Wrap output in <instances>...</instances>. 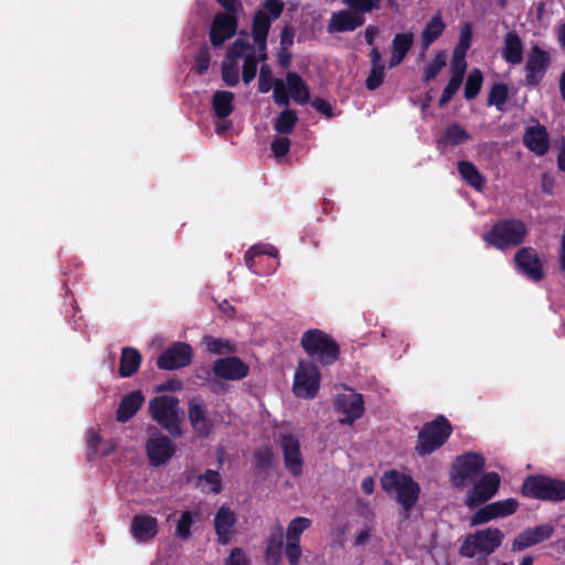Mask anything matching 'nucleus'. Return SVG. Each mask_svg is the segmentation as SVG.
Returning a JSON list of instances; mask_svg holds the SVG:
<instances>
[{"mask_svg": "<svg viewBox=\"0 0 565 565\" xmlns=\"http://www.w3.org/2000/svg\"><path fill=\"white\" fill-rule=\"evenodd\" d=\"M529 234L524 221L516 217L500 218L491 228L482 234V241L499 250L521 246Z\"/></svg>", "mask_w": 565, "mask_h": 565, "instance_id": "obj_1", "label": "nucleus"}, {"mask_svg": "<svg viewBox=\"0 0 565 565\" xmlns=\"http://www.w3.org/2000/svg\"><path fill=\"white\" fill-rule=\"evenodd\" d=\"M520 493L527 499L559 503L565 501V480L542 473L529 475L522 481Z\"/></svg>", "mask_w": 565, "mask_h": 565, "instance_id": "obj_2", "label": "nucleus"}, {"mask_svg": "<svg viewBox=\"0 0 565 565\" xmlns=\"http://www.w3.org/2000/svg\"><path fill=\"white\" fill-rule=\"evenodd\" d=\"M300 344L309 356L316 359L323 366L334 364L340 358L341 351L338 342L320 329L306 331L301 337Z\"/></svg>", "mask_w": 565, "mask_h": 565, "instance_id": "obj_3", "label": "nucleus"}, {"mask_svg": "<svg viewBox=\"0 0 565 565\" xmlns=\"http://www.w3.org/2000/svg\"><path fill=\"white\" fill-rule=\"evenodd\" d=\"M381 484L387 494L396 493V501L405 512L411 511L418 500L420 487L408 475L395 470L385 472Z\"/></svg>", "mask_w": 565, "mask_h": 565, "instance_id": "obj_4", "label": "nucleus"}, {"mask_svg": "<svg viewBox=\"0 0 565 565\" xmlns=\"http://www.w3.org/2000/svg\"><path fill=\"white\" fill-rule=\"evenodd\" d=\"M452 434L450 422L443 415H438L431 422L425 423L418 433L415 446L420 457L428 456L439 449Z\"/></svg>", "mask_w": 565, "mask_h": 565, "instance_id": "obj_5", "label": "nucleus"}, {"mask_svg": "<svg viewBox=\"0 0 565 565\" xmlns=\"http://www.w3.org/2000/svg\"><path fill=\"white\" fill-rule=\"evenodd\" d=\"M151 418L166 429L173 438L182 435L179 418V399L174 396L161 395L149 402Z\"/></svg>", "mask_w": 565, "mask_h": 565, "instance_id": "obj_6", "label": "nucleus"}, {"mask_svg": "<svg viewBox=\"0 0 565 565\" xmlns=\"http://www.w3.org/2000/svg\"><path fill=\"white\" fill-rule=\"evenodd\" d=\"M503 540L504 534L498 527L478 530L466 536L459 547V554L467 558H473L478 553L489 556L501 546Z\"/></svg>", "mask_w": 565, "mask_h": 565, "instance_id": "obj_7", "label": "nucleus"}, {"mask_svg": "<svg viewBox=\"0 0 565 565\" xmlns=\"http://www.w3.org/2000/svg\"><path fill=\"white\" fill-rule=\"evenodd\" d=\"M486 467L482 455L473 451L465 452L456 458L451 466L450 482L455 488H463L476 481Z\"/></svg>", "mask_w": 565, "mask_h": 565, "instance_id": "obj_8", "label": "nucleus"}, {"mask_svg": "<svg viewBox=\"0 0 565 565\" xmlns=\"http://www.w3.org/2000/svg\"><path fill=\"white\" fill-rule=\"evenodd\" d=\"M321 374L313 362L299 361L295 376L292 392L303 399H312L320 390Z\"/></svg>", "mask_w": 565, "mask_h": 565, "instance_id": "obj_9", "label": "nucleus"}, {"mask_svg": "<svg viewBox=\"0 0 565 565\" xmlns=\"http://www.w3.org/2000/svg\"><path fill=\"white\" fill-rule=\"evenodd\" d=\"M500 484L501 478L499 473L491 471L482 475L472 482V488L468 491L465 499L466 507L473 509L488 502L498 493Z\"/></svg>", "mask_w": 565, "mask_h": 565, "instance_id": "obj_10", "label": "nucleus"}, {"mask_svg": "<svg viewBox=\"0 0 565 565\" xmlns=\"http://www.w3.org/2000/svg\"><path fill=\"white\" fill-rule=\"evenodd\" d=\"M551 65V55L547 51L534 45L525 64V85L536 87L543 79Z\"/></svg>", "mask_w": 565, "mask_h": 565, "instance_id": "obj_11", "label": "nucleus"}, {"mask_svg": "<svg viewBox=\"0 0 565 565\" xmlns=\"http://www.w3.org/2000/svg\"><path fill=\"white\" fill-rule=\"evenodd\" d=\"M519 270L534 282L543 280L545 273L540 255L533 247H522L514 255Z\"/></svg>", "mask_w": 565, "mask_h": 565, "instance_id": "obj_12", "label": "nucleus"}, {"mask_svg": "<svg viewBox=\"0 0 565 565\" xmlns=\"http://www.w3.org/2000/svg\"><path fill=\"white\" fill-rule=\"evenodd\" d=\"M192 361V348L184 342H177L166 349L157 360V366L161 370H177L188 366Z\"/></svg>", "mask_w": 565, "mask_h": 565, "instance_id": "obj_13", "label": "nucleus"}, {"mask_svg": "<svg viewBox=\"0 0 565 565\" xmlns=\"http://www.w3.org/2000/svg\"><path fill=\"white\" fill-rule=\"evenodd\" d=\"M188 417L194 433L201 438H207L214 428L213 420L209 417L205 403L199 398H192L188 404Z\"/></svg>", "mask_w": 565, "mask_h": 565, "instance_id": "obj_14", "label": "nucleus"}, {"mask_svg": "<svg viewBox=\"0 0 565 565\" xmlns=\"http://www.w3.org/2000/svg\"><path fill=\"white\" fill-rule=\"evenodd\" d=\"M212 371L218 379L241 381L248 375L249 366L241 358L230 355L215 360Z\"/></svg>", "mask_w": 565, "mask_h": 565, "instance_id": "obj_15", "label": "nucleus"}, {"mask_svg": "<svg viewBox=\"0 0 565 565\" xmlns=\"http://www.w3.org/2000/svg\"><path fill=\"white\" fill-rule=\"evenodd\" d=\"M237 29L236 13L217 12L212 21L210 41L214 47H220L231 39Z\"/></svg>", "mask_w": 565, "mask_h": 565, "instance_id": "obj_16", "label": "nucleus"}, {"mask_svg": "<svg viewBox=\"0 0 565 565\" xmlns=\"http://www.w3.org/2000/svg\"><path fill=\"white\" fill-rule=\"evenodd\" d=\"M280 447L286 469L294 477L300 476L302 473L303 458L299 439L292 434L281 435Z\"/></svg>", "mask_w": 565, "mask_h": 565, "instance_id": "obj_17", "label": "nucleus"}, {"mask_svg": "<svg viewBox=\"0 0 565 565\" xmlns=\"http://www.w3.org/2000/svg\"><path fill=\"white\" fill-rule=\"evenodd\" d=\"M555 527L552 524H540L533 527H527L520 532L512 542V551L520 552L533 545L540 544L552 537Z\"/></svg>", "mask_w": 565, "mask_h": 565, "instance_id": "obj_18", "label": "nucleus"}, {"mask_svg": "<svg viewBox=\"0 0 565 565\" xmlns=\"http://www.w3.org/2000/svg\"><path fill=\"white\" fill-rule=\"evenodd\" d=\"M365 23V17L352 9H343L331 14L327 31L329 33L352 32Z\"/></svg>", "mask_w": 565, "mask_h": 565, "instance_id": "obj_19", "label": "nucleus"}, {"mask_svg": "<svg viewBox=\"0 0 565 565\" xmlns=\"http://www.w3.org/2000/svg\"><path fill=\"white\" fill-rule=\"evenodd\" d=\"M237 518L234 511L228 507L222 505L215 513L213 525L217 536V544L227 545L235 535V524Z\"/></svg>", "mask_w": 565, "mask_h": 565, "instance_id": "obj_20", "label": "nucleus"}, {"mask_svg": "<svg viewBox=\"0 0 565 565\" xmlns=\"http://www.w3.org/2000/svg\"><path fill=\"white\" fill-rule=\"evenodd\" d=\"M146 450L150 465L154 467L164 465L174 454L170 438L159 433L148 439Z\"/></svg>", "mask_w": 565, "mask_h": 565, "instance_id": "obj_21", "label": "nucleus"}, {"mask_svg": "<svg viewBox=\"0 0 565 565\" xmlns=\"http://www.w3.org/2000/svg\"><path fill=\"white\" fill-rule=\"evenodd\" d=\"M522 141L531 152L539 157L545 156L550 150V135L546 127L540 122L525 128Z\"/></svg>", "mask_w": 565, "mask_h": 565, "instance_id": "obj_22", "label": "nucleus"}, {"mask_svg": "<svg viewBox=\"0 0 565 565\" xmlns=\"http://www.w3.org/2000/svg\"><path fill=\"white\" fill-rule=\"evenodd\" d=\"M335 405L338 411L345 415V417L340 419L341 424L352 425L364 414L363 396L359 393L338 396Z\"/></svg>", "mask_w": 565, "mask_h": 565, "instance_id": "obj_23", "label": "nucleus"}, {"mask_svg": "<svg viewBox=\"0 0 565 565\" xmlns=\"http://www.w3.org/2000/svg\"><path fill=\"white\" fill-rule=\"evenodd\" d=\"M158 520L149 514H137L132 518L130 532L139 543H148L158 534Z\"/></svg>", "mask_w": 565, "mask_h": 565, "instance_id": "obj_24", "label": "nucleus"}, {"mask_svg": "<svg viewBox=\"0 0 565 565\" xmlns=\"http://www.w3.org/2000/svg\"><path fill=\"white\" fill-rule=\"evenodd\" d=\"M271 20L269 15L263 11L258 10L254 14L253 24H252V35L254 42L256 43L259 51V58L262 61L267 58L266 46H267V36L270 30Z\"/></svg>", "mask_w": 565, "mask_h": 565, "instance_id": "obj_25", "label": "nucleus"}, {"mask_svg": "<svg viewBox=\"0 0 565 565\" xmlns=\"http://www.w3.org/2000/svg\"><path fill=\"white\" fill-rule=\"evenodd\" d=\"M145 396L140 391H134L122 397L116 411V419L119 423H126L132 418L142 407Z\"/></svg>", "mask_w": 565, "mask_h": 565, "instance_id": "obj_26", "label": "nucleus"}, {"mask_svg": "<svg viewBox=\"0 0 565 565\" xmlns=\"http://www.w3.org/2000/svg\"><path fill=\"white\" fill-rule=\"evenodd\" d=\"M413 44L414 33L404 32L395 34L392 41L388 66L391 68L398 66L404 61L407 53L411 51Z\"/></svg>", "mask_w": 565, "mask_h": 565, "instance_id": "obj_27", "label": "nucleus"}, {"mask_svg": "<svg viewBox=\"0 0 565 565\" xmlns=\"http://www.w3.org/2000/svg\"><path fill=\"white\" fill-rule=\"evenodd\" d=\"M502 57L511 65H518L523 61V43L516 31H509L503 41Z\"/></svg>", "mask_w": 565, "mask_h": 565, "instance_id": "obj_28", "label": "nucleus"}, {"mask_svg": "<svg viewBox=\"0 0 565 565\" xmlns=\"http://www.w3.org/2000/svg\"><path fill=\"white\" fill-rule=\"evenodd\" d=\"M446 29V24L443 21V17L440 12H437L431 17V19L426 23L422 33H420V46L423 51L428 50V47L437 41Z\"/></svg>", "mask_w": 565, "mask_h": 565, "instance_id": "obj_29", "label": "nucleus"}, {"mask_svg": "<svg viewBox=\"0 0 565 565\" xmlns=\"http://www.w3.org/2000/svg\"><path fill=\"white\" fill-rule=\"evenodd\" d=\"M142 356L140 352L131 347L121 349L118 373L121 377L132 376L140 367Z\"/></svg>", "mask_w": 565, "mask_h": 565, "instance_id": "obj_30", "label": "nucleus"}, {"mask_svg": "<svg viewBox=\"0 0 565 565\" xmlns=\"http://www.w3.org/2000/svg\"><path fill=\"white\" fill-rule=\"evenodd\" d=\"M286 82L290 96L298 105H306L309 103V87L299 74L295 72H288L286 75Z\"/></svg>", "mask_w": 565, "mask_h": 565, "instance_id": "obj_31", "label": "nucleus"}, {"mask_svg": "<svg viewBox=\"0 0 565 565\" xmlns=\"http://www.w3.org/2000/svg\"><path fill=\"white\" fill-rule=\"evenodd\" d=\"M461 179L471 188L481 191L486 185V178L470 161L461 160L457 164Z\"/></svg>", "mask_w": 565, "mask_h": 565, "instance_id": "obj_32", "label": "nucleus"}, {"mask_svg": "<svg viewBox=\"0 0 565 565\" xmlns=\"http://www.w3.org/2000/svg\"><path fill=\"white\" fill-rule=\"evenodd\" d=\"M470 139V135L459 124L454 122L446 127L444 136L437 140V146L443 145L458 146Z\"/></svg>", "mask_w": 565, "mask_h": 565, "instance_id": "obj_33", "label": "nucleus"}, {"mask_svg": "<svg viewBox=\"0 0 565 565\" xmlns=\"http://www.w3.org/2000/svg\"><path fill=\"white\" fill-rule=\"evenodd\" d=\"M233 100L234 94L228 90H217L215 92L212 106L215 115L218 118H226L233 113Z\"/></svg>", "mask_w": 565, "mask_h": 565, "instance_id": "obj_34", "label": "nucleus"}, {"mask_svg": "<svg viewBox=\"0 0 565 565\" xmlns=\"http://www.w3.org/2000/svg\"><path fill=\"white\" fill-rule=\"evenodd\" d=\"M297 121V111L286 108L275 119L274 130L280 135H289L295 129Z\"/></svg>", "mask_w": 565, "mask_h": 565, "instance_id": "obj_35", "label": "nucleus"}, {"mask_svg": "<svg viewBox=\"0 0 565 565\" xmlns=\"http://www.w3.org/2000/svg\"><path fill=\"white\" fill-rule=\"evenodd\" d=\"M254 467L259 471H267L274 467L275 454L270 446L264 445L254 450Z\"/></svg>", "mask_w": 565, "mask_h": 565, "instance_id": "obj_36", "label": "nucleus"}, {"mask_svg": "<svg viewBox=\"0 0 565 565\" xmlns=\"http://www.w3.org/2000/svg\"><path fill=\"white\" fill-rule=\"evenodd\" d=\"M284 545L282 541V529L281 526L278 527L277 533L271 534L268 537L267 545H266V559L274 561L275 564L280 562L281 558V548Z\"/></svg>", "mask_w": 565, "mask_h": 565, "instance_id": "obj_37", "label": "nucleus"}, {"mask_svg": "<svg viewBox=\"0 0 565 565\" xmlns=\"http://www.w3.org/2000/svg\"><path fill=\"white\" fill-rule=\"evenodd\" d=\"M482 82L483 76L481 71L479 68H473L469 73L465 84V98L467 100H472L479 95Z\"/></svg>", "mask_w": 565, "mask_h": 565, "instance_id": "obj_38", "label": "nucleus"}, {"mask_svg": "<svg viewBox=\"0 0 565 565\" xmlns=\"http://www.w3.org/2000/svg\"><path fill=\"white\" fill-rule=\"evenodd\" d=\"M311 525V521L305 516L292 519L287 526V541L300 542L301 534Z\"/></svg>", "mask_w": 565, "mask_h": 565, "instance_id": "obj_39", "label": "nucleus"}, {"mask_svg": "<svg viewBox=\"0 0 565 565\" xmlns=\"http://www.w3.org/2000/svg\"><path fill=\"white\" fill-rule=\"evenodd\" d=\"M446 65V53L439 51L435 57L424 68V82L429 83L434 81L441 68Z\"/></svg>", "mask_w": 565, "mask_h": 565, "instance_id": "obj_40", "label": "nucleus"}, {"mask_svg": "<svg viewBox=\"0 0 565 565\" xmlns=\"http://www.w3.org/2000/svg\"><path fill=\"white\" fill-rule=\"evenodd\" d=\"M508 98V86L504 83H495L488 94L487 104L488 106L494 105L497 106L498 109H501V107L505 104Z\"/></svg>", "mask_w": 565, "mask_h": 565, "instance_id": "obj_41", "label": "nucleus"}, {"mask_svg": "<svg viewBox=\"0 0 565 565\" xmlns=\"http://www.w3.org/2000/svg\"><path fill=\"white\" fill-rule=\"evenodd\" d=\"M519 505V501L514 498H508L491 503L497 519L514 514L518 511Z\"/></svg>", "mask_w": 565, "mask_h": 565, "instance_id": "obj_42", "label": "nucleus"}, {"mask_svg": "<svg viewBox=\"0 0 565 565\" xmlns=\"http://www.w3.org/2000/svg\"><path fill=\"white\" fill-rule=\"evenodd\" d=\"M349 9L355 10L363 17L381 8L382 0H341Z\"/></svg>", "mask_w": 565, "mask_h": 565, "instance_id": "obj_43", "label": "nucleus"}, {"mask_svg": "<svg viewBox=\"0 0 565 565\" xmlns=\"http://www.w3.org/2000/svg\"><path fill=\"white\" fill-rule=\"evenodd\" d=\"M254 52L253 46L247 39L237 38L228 47L226 57L233 62L237 58L246 56V54Z\"/></svg>", "mask_w": 565, "mask_h": 565, "instance_id": "obj_44", "label": "nucleus"}, {"mask_svg": "<svg viewBox=\"0 0 565 565\" xmlns=\"http://www.w3.org/2000/svg\"><path fill=\"white\" fill-rule=\"evenodd\" d=\"M194 522V516L191 511L182 512L177 523L175 536L182 541L189 540L191 537V526Z\"/></svg>", "mask_w": 565, "mask_h": 565, "instance_id": "obj_45", "label": "nucleus"}, {"mask_svg": "<svg viewBox=\"0 0 565 565\" xmlns=\"http://www.w3.org/2000/svg\"><path fill=\"white\" fill-rule=\"evenodd\" d=\"M204 342L206 343L207 351L214 354L232 353L235 350L230 341L221 338L207 335L204 338Z\"/></svg>", "mask_w": 565, "mask_h": 565, "instance_id": "obj_46", "label": "nucleus"}, {"mask_svg": "<svg viewBox=\"0 0 565 565\" xmlns=\"http://www.w3.org/2000/svg\"><path fill=\"white\" fill-rule=\"evenodd\" d=\"M274 93H273V99L276 105L288 107L290 104V93L288 89V85L284 83L282 79L277 78L274 83Z\"/></svg>", "mask_w": 565, "mask_h": 565, "instance_id": "obj_47", "label": "nucleus"}, {"mask_svg": "<svg viewBox=\"0 0 565 565\" xmlns=\"http://www.w3.org/2000/svg\"><path fill=\"white\" fill-rule=\"evenodd\" d=\"M211 64V54L206 45L200 47L199 52L194 57L193 68L199 75H203L207 72Z\"/></svg>", "mask_w": 565, "mask_h": 565, "instance_id": "obj_48", "label": "nucleus"}, {"mask_svg": "<svg viewBox=\"0 0 565 565\" xmlns=\"http://www.w3.org/2000/svg\"><path fill=\"white\" fill-rule=\"evenodd\" d=\"M257 58L255 57V53L250 52L246 54L243 64L242 78L245 84H249L256 76L257 73Z\"/></svg>", "mask_w": 565, "mask_h": 565, "instance_id": "obj_49", "label": "nucleus"}, {"mask_svg": "<svg viewBox=\"0 0 565 565\" xmlns=\"http://www.w3.org/2000/svg\"><path fill=\"white\" fill-rule=\"evenodd\" d=\"M495 514L493 512V509L491 507V503L486 504L481 508H479L475 514L470 518V525L477 526L484 523H488L492 520H495Z\"/></svg>", "mask_w": 565, "mask_h": 565, "instance_id": "obj_50", "label": "nucleus"}, {"mask_svg": "<svg viewBox=\"0 0 565 565\" xmlns=\"http://www.w3.org/2000/svg\"><path fill=\"white\" fill-rule=\"evenodd\" d=\"M471 39H472V26L470 23H466L460 30L459 42H458L454 53L466 55L467 51L471 46Z\"/></svg>", "mask_w": 565, "mask_h": 565, "instance_id": "obj_51", "label": "nucleus"}, {"mask_svg": "<svg viewBox=\"0 0 565 565\" xmlns=\"http://www.w3.org/2000/svg\"><path fill=\"white\" fill-rule=\"evenodd\" d=\"M385 66H372L366 81L365 86L369 90L377 89L384 81Z\"/></svg>", "mask_w": 565, "mask_h": 565, "instance_id": "obj_52", "label": "nucleus"}, {"mask_svg": "<svg viewBox=\"0 0 565 565\" xmlns=\"http://www.w3.org/2000/svg\"><path fill=\"white\" fill-rule=\"evenodd\" d=\"M461 84L462 82H460V79L450 77L448 84L444 88L441 96L438 100V106L440 108L445 107L452 99L454 95L458 92Z\"/></svg>", "mask_w": 565, "mask_h": 565, "instance_id": "obj_53", "label": "nucleus"}, {"mask_svg": "<svg viewBox=\"0 0 565 565\" xmlns=\"http://www.w3.org/2000/svg\"><path fill=\"white\" fill-rule=\"evenodd\" d=\"M274 83L271 70L268 65H263L258 77V90L266 94L274 87Z\"/></svg>", "mask_w": 565, "mask_h": 565, "instance_id": "obj_54", "label": "nucleus"}, {"mask_svg": "<svg viewBox=\"0 0 565 565\" xmlns=\"http://www.w3.org/2000/svg\"><path fill=\"white\" fill-rule=\"evenodd\" d=\"M224 565H250V558L242 547L231 550Z\"/></svg>", "mask_w": 565, "mask_h": 565, "instance_id": "obj_55", "label": "nucleus"}, {"mask_svg": "<svg viewBox=\"0 0 565 565\" xmlns=\"http://www.w3.org/2000/svg\"><path fill=\"white\" fill-rule=\"evenodd\" d=\"M222 79L227 86L234 87L239 82L238 68L236 64L222 65Z\"/></svg>", "mask_w": 565, "mask_h": 565, "instance_id": "obj_56", "label": "nucleus"}, {"mask_svg": "<svg viewBox=\"0 0 565 565\" xmlns=\"http://www.w3.org/2000/svg\"><path fill=\"white\" fill-rule=\"evenodd\" d=\"M291 142L287 137H277L271 141L270 149L276 158L288 154Z\"/></svg>", "mask_w": 565, "mask_h": 565, "instance_id": "obj_57", "label": "nucleus"}, {"mask_svg": "<svg viewBox=\"0 0 565 565\" xmlns=\"http://www.w3.org/2000/svg\"><path fill=\"white\" fill-rule=\"evenodd\" d=\"M466 55L456 54L454 53V58L451 62V76L452 78L460 79V82L463 81V76L467 68V63L465 60Z\"/></svg>", "mask_w": 565, "mask_h": 565, "instance_id": "obj_58", "label": "nucleus"}, {"mask_svg": "<svg viewBox=\"0 0 565 565\" xmlns=\"http://www.w3.org/2000/svg\"><path fill=\"white\" fill-rule=\"evenodd\" d=\"M200 480H204L206 483L211 484L212 492L220 493L222 490V478L216 470L206 469L205 472L200 476Z\"/></svg>", "mask_w": 565, "mask_h": 565, "instance_id": "obj_59", "label": "nucleus"}, {"mask_svg": "<svg viewBox=\"0 0 565 565\" xmlns=\"http://www.w3.org/2000/svg\"><path fill=\"white\" fill-rule=\"evenodd\" d=\"M285 553L290 565H298L301 557L300 542L287 541Z\"/></svg>", "mask_w": 565, "mask_h": 565, "instance_id": "obj_60", "label": "nucleus"}, {"mask_svg": "<svg viewBox=\"0 0 565 565\" xmlns=\"http://www.w3.org/2000/svg\"><path fill=\"white\" fill-rule=\"evenodd\" d=\"M264 250H260V246H252L248 248V250L245 253V263L249 270H252L255 274H259L256 269V258L262 256Z\"/></svg>", "mask_w": 565, "mask_h": 565, "instance_id": "obj_61", "label": "nucleus"}, {"mask_svg": "<svg viewBox=\"0 0 565 565\" xmlns=\"http://www.w3.org/2000/svg\"><path fill=\"white\" fill-rule=\"evenodd\" d=\"M311 106L319 113L323 114L327 118H332L334 116L332 105L320 97L313 98L311 102Z\"/></svg>", "mask_w": 565, "mask_h": 565, "instance_id": "obj_62", "label": "nucleus"}, {"mask_svg": "<svg viewBox=\"0 0 565 565\" xmlns=\"http://www.w3.org/2000/svg\"><path fill=\"white\" fill-rule=\"evenodd\" d=\"M355 512L359 516L364 518L367 521H373L375 518L374 510L371 505L362 499L356 500Z\"/></svg>", "mask_w": 565, "mask_h": 565, "instance_id": "obj_63", "label": "nucleus"}, {"mask_svg": "<svg viewBox=\"0 0 565 565\" xmlns=\"http://www.w3.org/2000/svg\"><path fill=\"white\" fill-rule=\"evenodd\" d=\"M264 7L269 12L271 19L275 20L281 15L285 3L282 0H265Z\"/></svg>", "mask_w": 565, "mask_h": 565, "instance_id": "obj_64", "label": "nucleus"}]
</instances>
